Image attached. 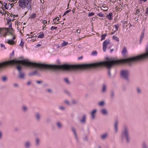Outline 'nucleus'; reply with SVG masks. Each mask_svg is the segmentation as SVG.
Here are the masks:
<instances>
[{"instance_id": "8fccbe9b", "label": "nucleus", "mask_w": 148, "mask_h": 148, "mask_svg": "<svg viewBox=\"0 0 148 148\" xmlns=\"http://www.w3.org/2000/svg\"><path fill=\"white\" fill-rule=\"evenodd\" d=\"M70 11H71L70 10H68L64 12V14H63V16H64V15H65L67 13H68Z\"/></svg>"}, {"instance_id": "aec40b11", "label": "nucleus", "mask_w": 148, "mask_h": 148, "mask_svg": "<svg viewBox=\"0 0 148 148\" xmlns=\"http://www.w3.org/2000/svg\"><path fill=\"white\" fill-rule=\"evenodd\" d=\"M98 104L99 106H103L105 105V101H101L98 103Z\"/></svg>"}, {"instance_id": "f704fd0d", "label": "nucleus", "mask_w": 148, "mask_h": 148, "mask_svg": "<svg viewBox=\"0 0 148 148\" xmlns=\"http://www.w3.org/2000/svg\"><path fill=\"white\" fill-rule=\"evenodd\" d=\"M24 42L22 40H21V41L20 43V44L19 45L21 46L22 47L24 45Z\"/></svg>"}, {"instance_id": "58836bf2", "label": "nucleus", "mask_w": 148, "mask_h": 148, "mask_svg": "<svg viewBox=\"0 0 148 148\" xmlns=\"http://www.w3.org/2000/svg\"><path fill=\"white\" fill-rule=\"evenodd\" d=\"M99 16L102 17L103 16L104 14L102 13H99L97 14Z\"/></svg>"}, {"instance_id": "393cba45", "label": "nucleus", "mask_w": 148, "mask_h": 148, "mask_svg": "<svg viewBox=\"0 0 148 148\" xmlns=\"http://www.w3.org/2000/svg\"><path fill=\"white\" fill-rule=\"evenodd\" d=\"M68 44L67 42L63 41V42L60 45L61 47H63L66 45Z\"/></svg>"}, {"instance_id": "0eeeda50", "label": "nucleus", "mask_w": 148, "mask_h": 148, "mask_svg": "<svg viewBox=\"0 0 148 148\" xmlns=\"http://www.w3.org/2000/svg\"><path fill=\"white\" fill-rule=\"evenodd\" d=\"M121 75L122 77L125 80L128 81L129 79V73L127 70H123L121 71Z\"/></svg>"}, {"instance_id": "de8ad7c7", "label": "nucleus", "mask_w": 148, "mask_h": 148, "mask_svg": "<svg viewBox=\"0 0 148 148\" xmlns=\"http://www.w3.org/2000/svg\"><path fill=\"white\" fill-rule=\"evenodd\" d=\"M57 27H54V26H52L51 27V30H53V29H57Z\"/></svg>"}, {"instance_id": "0e129e2a", "label": "nucleus", "mask_w": 148, "mask_h": 148, "mask_svg": "<svg viewBox=\"0 0 148 148\" xmlns=\"http://www.w3.org/2000/svg\"><path fill=\"white\" fill-rule=\"evenodd\" d=\"M35 36H36V35H35ZM34 36V35H29V38H32V37H33V36Z\"/></svg>"}, {"instance_id": "f257e3e1", "label": "nucleus", "mask_w": 148, "mask_h": 148, "mask_svg": "<svg viewBox=\"0 0 148 148\" xmlns=\"http://www.w3.org/2000/svg\"><path fill=\"white\" fill-rule=\"evenodd\" d=\"M21 64L27 66H32L38 68L40 69L42 68H50L58 70H63L65 71H75L80 69V64L69 65L64 64L62 65H51L39 64L30 62L27 60L23 59L21 60H12L0 63V70L4 67L10 64H18L16 68L19 72V78L23 79L24 77V74L21 71V66L19 64Z\"/></svg>"}, {"instance_id": "c85d7f7f", "label": "nucleus", "mask_w": 148, "mask_h": 148, "mask_svg": "<svg viewBox=\"0 0 148 148\" xmlns=\"http://www.w3.org/2000/svg\"><path fill=\"white\" fill-rule=\"evenodd\" d=\"M39 143H40L39 139L38 138H36V145L37 146L39 144Z\"/></svg>"}, {"instance_id": "a211bd4d", "label": "nucleus", "mask_w": 148, "mask_h": 148, "mask_svg": "<svg viewBox=\"0 0 148 148\" xmlns=\"http://www.w3.org/2000/svg\"><path fill=\"white\" fill-rule=\"evenodd\" d=\"M108 135V133H106L103 134L101 136V138L102 140H105L107 138Z\"/></svg>"}, {"instance_id": "f3484780", "label": "nucleus", "mask_w": 148, "mask_h": 148, "mask_svg": "<svg viewBox=\"0 0 148 148\" xmlns=\"http://www.w3.org/2000/svg\"><path fill=\"white\" fill-rule=\"evenodd\" d=\"M41 116L40 114L38 113H36L35 114V118L36 120L39 121L40 119Z\"/></svg>"}, {"instance_id": "7ed1b4c3", "label": "nucleus", "mask_w": 148, "mask_h": 148, "mask_svg": "<svg viewBox=\"0 0 148 148\" xmlns=\"http://www.w3.org/2000/svg\"><path fill=\"white\" fill-rule=\"evenodd\" d=\"M121 139L122 140L125 139L127 142H128L130 141V137L129 131L128 128L126 125L124 126V129L122 131L121 134Z\"/></svg>"}, {"instance_id": "2f4dec72", "label": "nucleus", "mask_w": 148, "mask_h": 148, "mask_svg": "<svg viewBox=\"0 0 148 148\" xmlns=\"http://www.w3.org/2000/svg\"><path fill=\"white\" fill-rule=\"evenodd\" d=\"M77 103V101L75 99H73L71 101V103L72 104H75Z\"/></svg>"}, {"instance_id": "864d4df0", "label": "nucleus", "mask_w": 148, "mask_h": 148, "mask_svg": "<svg viewBox=\"0 0 148 148\" xmlns=\"http://www.w3.org/2000/svg\"><path fill=\"white\" fill-rule=\"evenodd\" d=\"M148 13V7L147 8L146 10V13L145 14V16H147Z\"/></svg>"}, {"instance_id": "1a4fd4ad", "label": "nucleus", "mask_w": 148, "mask_h": 148, "mask_svg": "<svg viewBox=\"0 0 148 148\" xmlns=\"http://www.w3.org/2000/svg\"><path fill=\"white\" fill-rule=\"evenodd\" d=\"M97 110L96 109H94L90 113L91 118L92 119H94L95 117V114L97 112Z\"/></svg>"}, {"instance_id": "3c124183", "label": "nucleus", "mask_w": 148, "mask_h": 148, "mask_svg": "<svg viewBox=\"0 0 148 148\" xmlns=\"http://www.w3.org/2000/svg\"><path fill=\"white\" fill-rule=\"evenodd\" d=\"M140 12V10L139 9H137L136 11V12L135 13V15H137Z\"/></svg>"}, {"instance_id": "a878e982", "label": "nucleus", "mask_w": 148, "mask_h": 148, "mask_svg": "<svg viewBox=\"0 0 148 148\" xmlns=\"http://www.w3.org/2000/svg\"><path fill=\"white\" fill-rule=\"evenodd\" d=\"M101 9L103 11H106L108 10V8L106 6H103L102 7Z\"/></svg>"}, {"instance_id": "5701e85b", "label": "nucleus", "mask_w": 148, "mask_h": 148, "mask_svg": "<svg viewBox=\"0 0 148 148\" xmlns=\"http://www.w3.org/2000/svg\"><path fill=\"white\" fill-rule=\"evenodd\" d=\"M56 20H57V21L59 20V18L58 17H57L53 19V23H52V24H53L55 23L56 24H58V23H56Z\"/></svg>"}, {"instance_id": "39448f33", "label": "nucleus", "mask_w": 148, "mask_h": 148, "mask_svg": "<svg viewBox=\"0 0 148 148\" xmlns=\"http://www.w3.org/2000/svg\"><path fill=\"white\" fill-rule=\"evenodd\" d=\"M7 34L10 35L9 34V29L6 28H0V36L1 37H5Z\"/></svg>"}, {"instance_id": "79ce46f5", "label": "nucleus", "mask_w": 148, "mask_h": 148, "mask_svg": "<svg viewBox=\"0 0 148 148\" xmlns=\"http://www.w3.org/2000/svg\"><path fill=\"white\" fill-rule=\"evenodd\" d=\"M111 97L113 98L114 96V92L113 91H112L110 92Z\"/></svg>"}, {"instance_id": "c9c22d12", "label": "nucleus", "mask_w": 148, "mask_h": 148, "mask_svg": "<svg viewBox=\"0 0 148 148\" xmlns=\"http://www.w3.org/2000/svg\"><path fill=\"white\" fill-rule=\"evenodd\" d=\"M142 148H148L147 146L145 143H143L142 145Z\"/></svg>"}, {"instance_id": "a19ab883", "label": "nucleus", "mask_w": 148, "mask_h": 148, "mask_svg": "<svg viewBox=\"0 0 148 148\" xmlns=\"http://www.w3.org/2000/svg\"><path fill=\"white\" fill-rule=\"evenodd\" d=\"M59 109L62 110H64L65 109V107L64 106H60L59 107Z\"/></svg>"}, {"instance_id": "774afa93", "label": "nucleus", "mask_w": 148, "mask_h": 148, "mask_svg": "<svg viewBox=\"0 0 148 148\" xmlns=\"http://www.w3.org/2000/svg\"><path fill=\"white\" fill-rule=\"evenodd\" d=\"M31 84V82H30V81H29L27 83V84L28 85H29V84Z\"/></svg>"}, {"instance_id": "cd10ccee", "label": "nucleus", "mask_w": 148, "mask_h": 148, "mask_svg": "<svg viewBox=\"0 0 148 148\" xmlns=\"http://www.w3.org/2000/svg\"><path fill=\"white\" fill-rule=\"evenodd\" d=\"M107 36L106 34H105L101 35V40H104Z\"/></svg>"}, {"instance_id": "052dcab7", "label": "nucleus", "mask_w": 148, "mask_h": 148, "mask_svg": "<svg viewBox=\"0 0 148 148\" xmlns=\"http://www.w3.org/2000/svg\"><path fill=\"white\" fill-rule=\"evenodd\" d=\"M3 5H4V7H5V9H7L8 8L6 7V5H7V4L5 3H4Z\"/></svg>"}, {"instance_id": "680f3d73", "label": "nucleus", "mask_w": 148, "mask_h": 148, "mask_svg": "<svg viewBox=\"0 0 148 148\" xmlns=\"http://www.w3.org/2000/svg\"><path fill=\"white\" fill-rule=\"evenodd\" d=\"M76 31L78 33H80L81 32V30L80 29H77V30H76Z\"/></svg>"}, {"instance_id": "09e8293b", "label": "nucleus", "mask_w": 148, "mask_h": 148, "mask_svg": "<svg viewBox=\"0 0 148 148\" xmlns=\"http://www.w3.org/2000/svg\"><path fill=\"white\" fill-rule=\"evenodd\" d=\"M47 21L45 20H42V23L44 25H45V24L47 23Z\"/></svg>"}, {"instance_id": "e433bc0d", "label": "nucleus", "mask_w": 148, "mask_h": 148, "mask_svg": "<svg viewBox=\"0 0 148 148\" xmlns=\"http://www.w3.org/2000/svg\"><path fill=\"white\" fill-rule=\"evenodd\" d=\"M36 16V14H33L31 15V17L32 18L34 19L35 18Z\"/></svg>"}, {"instance_id": "f03ea898", "label": "nucleus", "mask_w": 148, "mask_h": 148, "mask_svg": "<svg viewBox=\"0 0 148 148\" xmlns=\"http://www.w3.org/2000/svg\"><path fill=\"white\" fill-rule=\"evenodd\" d=\"M32 0H19L18 2L19 6L24 9L25 8L28 10L31 9V3Z\"/></svg>"}, {"instance_id": "72a5a7b5", "label": "nucleus", "mask_w": 148, "mask_h": 148, "mask_svg": "<svg viewBox=\"0 0 148 148\" xmlns=\"http://www.w3.org/2000/svg\"><path fill=\"white\" fill-rule=\"evenodd\" d=\"M147 0H139L138 1L139 3V4H141L143 2L145 3L146 2Z\"/></svg>"}, {"instance_id": "ea45409f", "label": "nucleus", "mask_w": 148, "mask_h": 148, "mask_svg": "<svg viewBox=\"0 0 148 148\" xmlns=\"http://www.w3.org/2000/svg\"><path fill=\"white\" fill-rule=\"evenodd\" d=\"M64 80L66 83L67 84H69V82L68 79L65 78L64 79Z\"/></svg>"}, {"instance_id": "c756f323", "label": "nucleus", "mask_w": 148, "mask_h": 148, "mask_svg": "<svg viewBox=\"0 0 148 148\" xmlns=\"http://www.w3.org/2000/svg\"><path fill=\"white\" fill-rule=\"evenodd\" d=\"M112 38L114 40H115L119 42V38L116 36H113Z\"/></svg>"}, {"instance_id": "338daca9", "label": "nucleus", "mask_w": 148, "mask_h": 148, "mask_svg": "<svg viewBox=\"0 0 148 148\" xmlns=\"http://www.w3.org/2000/svg\"><path fill=\"white\" fill-rule=\"evenodd\" d=\"M41 82L40 81H36V82L38 83V84H40V83H41Z\"/></svg>"}, {"instance_id": "4d7b16f0", "label": "nucleus", "mask_w": 148, "mask_h": 148, "mask_svg": "<svg viewBox=\"0 0 148 148\" xmlns=\"http://www.w3.org/2000/svg\"><path fill=\"white\" fill-rule=\"evenodd\" d=\"M10 17L11 18H12V17H13V18H15V17H16V16H15L13 14H11V15H10V16H9V18H10Z\"/></svg>"}, {"instance_id": "ddd939ff", "label": "nucleus", "mask_w": 148, "mask_h": 148, "mask_svg": "<svg viewBox=\"0 0 148 148\" xmlns=\"http://www.w3.org/2000/svg\"><path fill=\"white\" fill-rule=\"evenodd\" d=\"M118 122L117 121H116L114 124V132L115 133H117L118 131Z\"/></svg>"}, {"instance_id": "473e14b6", "label": "nucleus", "mask_w": 148, "mask_h": 148, "mask_svg": "<svg viewBox=\"0 0 148 148\" xmlns=\"http://www.w3.org/2000/svg\"><path fill=\"white\" fill-rule=\"evenodd\" d=\"M2 80L3 82H5L7 80V77L5 76H4L2 78Z\"/></svg>"}, {"instance_id": "37998d69", "label": "nucleus", "mask_w": 148, "mask_h": 148, "mask_svg": "<svg viewBox=\"0 0 148 148\" xmlns=\"http://www.w3.org/2000/svg\"><path fill=\"white\" fill-rule=\"evenodd\" d=\"M18 0H12L11 1V3H12V4H15L17 3Z\"/></svg>"}, {"instance_id": "4c0bfd02", "label": "nucleus", "mask_w": 148, "mask_h": 148, "mask_svg": "<svg viewBox=\"0 0 148 148\" xmlns=\"http://www.w3.org/2000/svg\"><path fill=\"white\" fill-rule=\"evenodd\" d=\"M64 102L68 105L70 106L71 105L70 103L67 100H65Z\"/></svg>"}, {"instance_id": "bb28decb", "label": "nucleus", "mask_w": 148, "mask_h": 148, "mask_svg": "<svg viewBox=\"0 0 148 148\" xmlns=\"http://www.w3.org/2000/svg\"><path fill=\"white\" fill-rule=\"evenodd\" d=\"M22 110L23 112H25L27 111V108L25 106H23L22 107Z\"/></svg>"}, {"instance_id": "6e6d98bb", "label": "nucleus", "mask_w": 148, "mask_h": 148, "mask_svg": "<svg viewBox=\"0 0 148 148\" xmlns=\"http://www.w3.org/2000/svg\"><path fill=\"white\" fill-rule=\"evenodd\" d=\"M1 47L2 48H3V49H5V46L4 45H3L2 44H1Z\"/></svg>"}, {"instance_id": "9b49d317", "label": "nucleus", "mask_w": 148, "mask_h": 148, "mask_svg": "<svg viewBox=\"0 0 148 148\" xmlns=\"http://www.w3.org/2000/svg\"><path fill=\"white\" fill-rule=\"evenodd\" d=\"M71 130L73 133L76 140L77 141H78V139L77 135V133L76 132V130L75 128L74 127H71Z\"/></svg>"}, {"instance_id": "9d476101", "label": "nucleus", "mask_w": 148, "mask_h": 148, "mask_svg": "<svg viewBox=\"0 0 148 148\" xmlns=\"http://www.w3.org/2000/svg\"><path fill=\"white\" fill-rule=\"evenodd\" d=\"M24 146L25 148H30L31 146V142L29 141H26L24 143Z\"/></svg>"}, {"instance_id": "603ef678", "label": "nucleus", "mask_w": 148, "mask_h": 148, "mask_svg": "<svg viewBox=\"0 0 148 148\" xmlns=\"http://www.w3.org/2000/svg\"><path fill=\"white\" fill-rule=\"evenodd\" d=\"M37 73V72L36 71H34L32 73H29V75H34V74H35L36 73Z\"/></svg>"}, {"instance_id": "13d9d810", "label": "nucleus", "mask_w": 148, "mask_h": 148, "mask_svg": "<svg viewBox=\"0 0 148 148\" xmlns=\"http://www.w3.org/2000/svg\"><path fill=\"white\" fill-rule=\"evenodd\" d=\"M46 91L49 92V93H51L52 92V90H51V89H47V90H46Z\"/></svg>"}, {"instance_id": "5fc2aeb1", "label": "nucleus", "mask_w": 148, "mask_h": 148, "mask_svg": "<svg viewBox=\"0 0 148 148\" xmlns=\"http://www.w3.org/2000/svg\"><path fill=\"white\" fill-rule=\"evenodd\" d=\"M11 28V29H10V30H9V33L10 32V31H11V30L12 29L13 30V29L12 28V24H11H11H10V25H9V28Z\"/></svg>"}, {"instance_id": "b1692460", "label": "nucleus", "mask_w": 148, "mask_h": 148, "mask_svg": "<svg viewBox=\"0 0 148 148\" xmlns=\"http://www.w3.org/2000/svg\"><path fill=\"white\" fill-rule=\"evenodd\" d=\"M127 52L126 48L125 47H124L122 51V53L123 54H125Z\"/></svg>"}, {"instance_id": "4be33fe9", "label": "nucleus", "mask_w": 148, "mask_h": 148, "mask_svg": "<svg viewBox=\"0 0 148 148\" xmlns=\"http://www.w3.org/2000/svg\"><path fill=\"white\" fill-rule=\"evenodd\" d=\"M136 91L137 93L138 94H140L142 92L141 90L139 87H137L136 88Z\"/></svg>"}, {"instance_id": "20e7f679", "label": "nucleus", "mask_w": 148, "mask_h": 148, "mask_svg": "<svg viewBox=\"0 0 148 148\" xmlns=\"http://www.w3.org/2000/svg\"><path fill=\"white\" fill-rule=\"evenodd\" d=\"M10 35L12 36L13 37L12 39L8 40L7 42V43L11 45H13L16 43L14 40L16 38V35H15L14 30L12 29L10 32Z\"/></svg>"}, {"instance_id": "a18cd8bd", "label": "nucleus", "mask_w": 148, "mask_h": 148, "mask_svg": "<svg viewBox=\"0 0 148 148\" xmlns=\"http://www.w3.org/2000/svg\"><path fill=\"white\" fill-rule=\"evenodd\" d=\"M12 20V21H14V19H12V18H8V21H7V23H10V22Z\"/></svg>"}, {"instance_id": "c03bdc74", "label": "nucleus", "mask_w": 148, "mask_h": 148, "mask_svg": "<svg viewBox=\"0 0 148 148\" xmlns=\"http://www.w3.org/2000/svg\"><path fill=\"white\" fill-rule=\"evenodd\" d=\"M114 27L115 28V29L114 31H116L118 30V28L119 27L118 25L117 24H116L114 25Z\"/></svg>"}, {"instance_id": "4468645a", "label": "nucleus", "mask_w": 148, "mask_h": 148, "mask_svg": "<svg viewBox=\"0 0 148 148\" xmlns=\"http://www.w3.org/2000/svg\"><path fill=\"white\" fill-rule=\"evenodd\" d=\"M106 17L110 21L112 19L113 13L112 12L108 14H107Z\"/></svg>"}, {"instance_id": "bf43d9fd", "label": "nucleus", "mask_w": 148, "mask_h": 148, "mask_svg": "<svg viewBox=\"0 0 148 148\" xmlns=\"http://www.w3.org/2000/svg\"><path fill=\"white\" fill-rule=\"evenodd\" d=\"M2 136V133L0 131V139H1Z\"/></svg>"}, {"instance_id": "6ab92c4d", "label": "nucleus", "mask_w": 148, "mask_h": 148, "mask_svg": "<svg viewBox=\"0 0 148 148\" xmlns=\"http://www.w3.org/2000/svg\"><path fill=\"white\" fill-rule=\"evenodd\" d=\"M107 86L105 84H103L102 85L101 92L103 93H105L106 90Z\"/></svg>"}, {"instance_id": "e2e57ef3", "label": "nucleus", "mask_w": 148, "mask_h": 148, "mask_svg": "<svg viewBox=\"0 0 148 148\" xmlns=\"http://www.w3.org/2000/svg\"><path fill=\"white\" fill-rule=\"evenodd\" d=\"M46 25H43L42 26V30L44 29V28L46 27Z\"/></svg>"}, {"instance_id": "7c9ffc66", "label": "nucleus", "mask_w": 148, "mask_h": 148, "mask_svg": "<svg viewBox=\"0 0 148 148\" xmlns=\"http://www.w3.org/2000/svg\"><path fill=\"white\" fill-rule=\"evenodd\" d=\"M97 54V52L96 51H93L91 53V55L93 56L96 55Z\"/></svg>"}, {"instance_id": "423d86ee", "label": "nucleus", "mask_w": 148, "mask_h": 148, "mask_svg": "<svg viewBox=\"0 0 148 148\" xmlns=\"http://www.w3.org/2000/svg\"><path fill=\"white\" fill-rule=\"evenodd\" d=\"M108 45H109V49H110L112 46L109 39L106 40L103 43V49L104 52L106 51L107 46Z\"/></svg>"}, {"instance_id": "69168bd1", "label": "nucleus", "mask_w": 148, "mask_h": 148, "mask_svg": "<svg viewBox=\"0 0 148 148\" xmlns=\"http://www.w3.org/2000/svg\"><path fill=\"white\" fill-rule=\"evenodd\" d=\"M108 74L110 76H111V74L110 71H108Z\"/></svg>"}, {"instance_id": "6e6552de", "label": "nucleus", "mask_w": 148, "mask_h": 148, "mask_svg": "<svg viewBox=\"0 0 148 148\" xmlns=\"http://www.w3.org/2000/svg\"><path fill=\"white\" fill-rule=\"evenodd\" d=\"M86 116L84 114L83 115L82 117L79 119V121L80 123L83 124H85L86 123Z\"/></svg>"}, {"instance_id": "2eb2a0df", "label": "nucleus", "mask_w": 148, "mask_h": 148, "mask_svg": "<svg viewBox=\"0 0 148 148\" xmlns=\"http://www.w3.org/2000/svg\"><path fill=\"white\" fill-rule=\"evenodd\" d=\"M144 34H145V30H143L142 32L141 35L140 36V43H141V42L142 41V40L144 37Z\"/></svg>"}, {"instance_id": "49530a36", "label": "nucleus", "mask_w": 148, "mask_h": 148, "mask_svg": "<svg viewBox=\"0 0 148 148\" xmlns=\"http://www.w3.org/2000/svg\"><path fill=\"white\" fill-rule=\"evenodd\" d=\"M95 14L93 12H90V13H89L88 14V16H91L94 15Z\"/></svg>"}, {"instance_id": "f8f14e48", "label": "nucleus", "mask_w": 148, "mask_h": 148, "mask_svg": "<svg viewBox=\"0 0 148 148\" xmlns=\"http://www.w3.org/2000/svg\"><path fill=\"white\" fill-rule=\"evenodd\" d=\"M101 113L104 115H107L108 114V112L107 110L105 108H103L100 110Z\"/></svg>"}, {"instance_id": "dca6fc26", "label": "nucleus", "mask_w": 148, "mask_h": 148, "mask_svg": "<svg viewBox=\"0 0 148 148\" xmlns=\"http://www.w3.org/2000/svg\"><path fill=\"white\" fill-rule=\"evenodd\" d=\"M56 126L58 129H61L63 125L62 123L59 121H58L56 123Z\"/></svg>"}, {"instance_id": "412c9836", "label": "nucleus", "mask_w": 148, "mask_h": 148, "mask_svg": "<svg viewBox=\"0 0 148 148\" xmlns=\"http://www.w3.org/2000/svg\"><path fill=\"white\" fill-rule=\"evenodd\" d=\"M44 35L43 33L42 32H40L39 35L38 36V38H42L44 37Z\"/></svg>"}]
</instances>
